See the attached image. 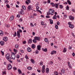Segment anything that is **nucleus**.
I'll use <instances>...</instances> for the list:
<instances>
[{"label":"nucleus","instance_id":"obj_1","mask_svg":"<svg viewBox=\"0 0 75 75\" xmlns=\"http://www.w3.org/2000/svg\"><path fill=\"white\" fill-rule=\"evenodd\" d=\"M47 16H50V14L53 15L54 14V11L53 9L50 8L49 10V12H47Z\"/></svg>","mask_w":75,"mask_h":75},{"label":"nucleus","instance_id":"obj_2","mask_svg":"<svg viewBox=\"0 0 75 75\" xmlns=\"http://www.w3.org/2000/svg\"><path fill=\"white\" fill-rule=\"evenodd\" d=\"M6 58L8 61H10L11 59V58L10 57V54L9 53H7L6 55Z\"/></svg>","mask_w":75,"mask_h":75},{"label":"nucleus","instance_id":"obj_3","mask_svg":"<svg viewBox=\"0 0 75 75\" xmlns=\"http://www.w3.org/2000/svg\"><path fill=\"white\" fill-rule=\"evenodd\" d=\"M22 30L20 29L17 31V35L18 38L20 37V33H22Z\"/></svg>","mask_w":75,"mask_h":75},{"label":"nucleus","instance_id":"obj_4","mask_svg":"<svg viewBox=\"0 0 75 75\" xmlns=\"http://www.w3.org/2000/svg\"><path fill=\"white\" fill-rule=\"evenodd\" d=\"M8 70H10L12 68V66H11V64H8Z\"/></svg>","mask_w":75,"mask_h":75},{"label":"nucleus","instance_id":"obj_5","mask_svg":"<svg viewBox=\"0 0 75 75\" xmlns=\"http://www.w3.org/2000/svg\"><path fill=\"white\" fill-rule=\"evenodd\" d=\"M16 58V55H15V54L14 53H13L11 54V58L13 59H15V58Z\"/></svg>","mask_w":75,"mask_h":75},{"label":"nucleus","instance_id":"obj_6","mask_svg":"<svg viewBox=\"0 0 75 75\" xmlns=\"http://www.w3.org/2000/svg\"><path fill=\"white\" fill-rule=\"evenodd\" d=\"M34 38L35 40H36L37 41H39L40 40V38H41L39 37L35 36L34 37Z\"/></svg>","mask_w":75,"mask_h":75},{"label":"nucleus","instance_id":"obj_7","mask_svg":"<svg viewBox=\"0 0 75 75\" xmlns=\"http://www.w3.org/2000/svg\"><path fill=\"white\" fill-rule=\"evenodd\" d=\"M21 11H20L19 13H20V14H22L23 15H24V10H23V9H21Z\"/></svg>","mask_w":75,"mask_h":75},{"label":"nucleus","instance_id":"obj_8","mask_svg":"<svg viewBox=\"0 0 75 75\" xmlns=\"http://www.w3.org/2000/svg\"><path fill=\"white\" fill-rule=\"evenodd\" d=\"M69 20H71L72 21L74 20V17H72L71 16H69Z\"/></svg>","mask_w":75,"mask_h":75},{"label":"nucleus","instance_id":"obj_9","mask_svg":"<svg viewBox=\"0 0 75 75\" xmlns=\"http://www.w3.org/2000/svg\"><path fill=\"white\" fill-rule=\"evenodd\" d=\"M61 72L62 74H65V69H62L61 70Z\"/></svg>","mask_w":75,"mask_h":75},{"label":"nucleus","instance_id":"obj_10","mask_svg":"<svg viewBox=\"0 0 75 75\" xmlns=\"http://www.w3.org/2000/svg\"><path fill=\"white\" fill-rule=\"evenodd\" d=\"M37 48L38 50H39V51H40L41 50V46H40V45H38Z\"/></svg>","mask_w":75,"mask_h":75},{"label":"nucleus","instance_id":"obj_11","mask_svg":"<svg viewBox=\"0 0 75 75\" xmlns=\"http://www.w3.org/2000/svg\"><path fill=\"white\" fill-rule=\"evenodd\" d=\"M69 27L70 28H73L74 27V25L73 24L69 25Z\"/></svg>","mask_w":75,"mask_h":75},{"label":"nucleus","instance_id":"obj_12","mask_svg":"<svg viewBox=\"0 0 75 75\" xmlns=\"http://www.w3.org/2000/svg\"><path fill=\"white\" fill-rule=\"evenodd\" d=\"M57 54V52H56V51L53 50L51 54H52V55H53V54Z\"/></svg>","mask_w":75,"mask_h":75},{"label":"nucleus","instance_id":"obj_13","mask_svg":"<svg viewBox=\"0 0 75 75\" xmlns=\"http://www.w3.org/2000/svg\"><path fill=\"white\" fill-rule=\"evenodd\" d=\"M32 42V40L31 39H30L28 41V44H31Z\"/></svg>","mask_w":75,"mask_h":75},{"label":"nucleus","instance_id":"obj_14","mask_svg":"<svg viewBox=\"0 0 75 75\" xmlns=\"http://www.w3.org/2000/svg\"><path fill=\"white\" fill-rule=\"evenodd\" d=\"M3 32L2 30H0V35L3 36Z\"/></svg>","mask_w":75,"mask_h":75},{"label":"nucleus","instance_id":"obj_15","mask_svg":"<svg viewBox=\"0 0 75 75\" xmlns=\"http://www.w3.org/2000/svg\"><path fill=\"white\" fill-rule=\"evenodd\" d=\"M3 40H4L5 42L7 41V38L6 37H5L3 38Z\"/></svg>","mask_w":75,"mask_h":75},{"label":"nucleus","instance_id":"obj_16","mask_svg":"<svg viewBox=\"0 0 75 75\" xmlns=\"http://www.w3.org/2000/svg\"><path fill=\"white\" fill-rule=\"evenodd\" d=\"M31 7L30 6H28V7H27L28 10V11H30L31 10Z\"/></svg>","mask_w":75,"mask_h":75},{"label":"nucleus","instance_id":"obj_17","mask_svg":"<svg viewBox=\"0 0 75 75\" xmlns=\"http://www.w3.org/2000/svg\"><path fill=\"white\" fill-rule=\"evenodd\" d=\"M27 50L28 52H31V49L30 48V47H28L27 49Z\"/></svg>","mask_w":75,"mask_h":75},{"label":"nucleus","instance_id":"obj_18","mask_svg":"<svg viewBox=\"0 0 75 75\" xmlns=\"http://www.w3.org/2000/svg\"><path fill=\"white\" fill-rule=\"evenodd\" d=\"M46 72L47 73V74L49 73V69H48V68H46Z\"/></svg>","mask_w":75,"mask_h":75},{"label":"nucleus","instance_id":"obj_19","mask_svg":"<svg viewBox=\"0 0 75 75\" xmlns=\"http://www.w3.org/2000/svg\"><path fill=\"white\" fill-rule=\"evenodd\" d=\"M13 18H14V16H11L10 18V20L11 21H12L13 20Z\"/></svg>","mask_w":75,"mask_h":75},{"label":"nucleus","instance_id":"obj_20","mask_svg":"<svg viewBox=\"0 0 75 75\" xmlns=\"http://www.w3.org/2000/svg\"><path fill=\"white\" fill-rule=\"evenodd\" d=\"M54 6L56 8H58V4H57V3L55 4Z\"/></svg>","mask_w":75,"mask_h":75},{"label":"nucleus","instance_id":"obj_21","mask_svg":"<svg viewBox=\"0 0 75 75\" xmlns=\"http://www.w3.org/2000/svg\"><path fill=\"white\" fill-rule=\"evenodd\" d=\"M18 74H21V69H18Z\"/></svg>","mask_w":75,"mask_h":75},{"label":"nucleus","instance_id":"obj_22","mask_svg":"<svg viewBox=\"0 0 75 75\" xmlns=\"http://www.w3.org/2000/svg\"><path fill=\"white\" fill-rule=\"evenodd\" d=\"M67 48H64L63 49V52H67Z\"/></svg>","mask_w":75,"mask_h":75},{"label":"nucleus","instance_id":"obj_23","mask_svg":"<svg viewBox=\"0 0 75 75\" xmlns=\"http://www.w3.org/2000/svg\"><path fill=\"white\" fill-rule=\"evenodd\" d=\"M35 46L34 44H33L31 45V47L32 48H33V49L35 48Z\"/></svg>","mask_w":75,"mask_h":75},{"label":"nucleus","instance_id":"obj_24","mask_svg":"<svg viewBox=\"0 0 75 75\" xmlns=\"http://www.w3.org/2000/svg\"><path fill=\"white\" fill-rule=\"evenodd\" d=\"M59 8L61 9H62L63 8V6L61 5H59Z\"/></svg>","mask_w":75,"mask_h":75},{"label":"nucleus","instance_id":"obj_25","mask_svg":"<svg viewBox=\"0 0 75 75\" xmlns=\"http://www.w3.org/2000/svg\"><path fill=\"white\" fill-rule=\"evenodd\" d=\"M54 75H58V73L57 71H55L54 72Z\"/></svg>","mask_w":75,"mask_h":75},{"label":"nucleus","instance_id":"obj_26","mask_svg":"<svg viewBox=\"0 0 75 75\" xmlns=\"http://www.w3.org/2000/svg\"><path fill=\"white\" fill-rule=\"evenodd\" d=\"M53 19H57V15H54V16L53 17Z\"/></svg>","mask_w":75,"mask_h":75},{"label":"nucleus","instance_id":"obj_27","mask_svg":"<svg viewBox=\"0 0 75 75\" xmlns=\"http://www.w3.org/2000/svg\"><path fill=\"white\" fill-rule=\"evenodd\" d=\"M30 61L33 64H34V62H35L34 61V59H31Z\"/></svg>","mask_w":75,"mask_h":75},{"label":"nucleus","instance_id":"obj_28","mask_svg":"<svg viewBox=\"0 0 75 75\" xmlns=\"http://www.w3.org/2000/svg\"><path fill=\"white\" fill-rule=\"evenodd\" d=\"M42 50L43 51H44L45 52H47V48H45V49H42Z\"/></svg>","mask_w":75,"mask_h":75},{"label":"nucleus","instance_id":"obj_29","mask_svg":"<svg viewBox=\"0 0 75 75\" xmlns=\"http://www.w3.org/2000/svg\"><path fill=\"white\" fill-rule=\"evenodd\" d=\"M28 69L29 70H31L32 69V67H27Z\"/></svg>","mask_w":75,"mask_h":75},{"label":"nucleus","instance_id":"obj_30","mask_svg":"<svg viewBox=\"0 0 75 75\" xmlns=\"http://www.w3.org/2000/svg\"><path fill=\"white\" fill-rule=\"evenodd\" d=\"M67 2H68L69 4V5H70V4H71V2L70 1L68 0L67 1Z\"/></svg>","mask_w":75,"mask_h":75},{"label":"nucleus","instance_id":"obj_31","mask_svg":"<svg viewBox=\"0 0 75 75\" xmlns=\"http://www.w3.org/2000/svg\"><path fill=\"white\" fill-rule=\"evenodd\" d=\"M44 40L45 42H48V39H47V38H45Z\"/></svg>","mask_w":75,"mask_h":75},{"label":"nucleus","instance_id":"obj_32","mask_svg":"<svg viewBox=\"0 0 75 75\" xmlns=\"http://www.w3.org/2000/svg\"><path fill=\"white\" fill-rule=\"evenodd\" d=\"M50 4L52 5L53 7L55 6V4H54L53 3H50Z\"/></svg>","mask_w":75,"mask_h":75},{"label":"nucleus","instance_id":"obj_33","mask_svg":"<svg viewBox=\"0 0 75 75\" xmlns=\"http://www.w3.org/2000/svg\"><path fill=\"white\" fill-rule=\"evenodd\" d=\"M50 23L51 24H53V21H52V20H50Z\"/></svg>","mask_w":75,"mask_h":75},{"label":"nucleus","instance_id":"obj_34","mask_svg":"<svg viewBox=\"0 0 75 75\" xmlns=\"http://www.w3.org/2000/svg\"><path fill=\"white\" fill-rule=\"evenodd\" d=\"M4 43V42L2 41H1L0 42V44H1V45H3Z\"/></svg>","mask_w":75,"mask_h":75},{"label":"nucleus","instance_id":"obj_35","mask_svg":"<svg viewBox=\"0 0 75 75\" xmlns=\"http://www.w3.org/2000/svg\"><path fill=\"white\" fill-rule=\"evenodd\" d=\"M15 48H18V44H16L15 45Z\"/></svg>","mask_w":75,"mask_h":75},{"label":"nucleus","instance_id":"obj_36","mask_svg":"<svg viewBox=\"0 0 75 75\" xmlns=\"http://www.w3.org/2000/svg\"><path fill=\"white\" fill-rule=\"evenodd\" d=\"M45 69H42V73H44V72H45Z\"/></svg>","mask_w":75,"mask_h":75},{"label":"nucleus","instance_id":"obj_37","mask_svg":"<svg viewBox=\"0 0 75 75\" xmlns=\"http://www.w3.org/2000/svg\"><path fill=\"white\" fill-rule=\"evenodd\" d=\"M1 53L2 54V55H4V52L2 51H1Z\"/></svg>","mask_w":75,"mask_h":75},{"label":"nucleus","instance_id":"obj_38","mask_svg":"<svg viewBox=\"0 0 75 75\" xmlns=\"http://www.w3.org/2000/svg\"><path fill=\"white\" fill-rule=\"evenodd\" d=\"M22 8H23V10H25V6H22Z\"/></svg>","mask_w":75,"mask_h":75},{"label":"nucleus","instance_id":"obj_39","mask_svg":"<svg viewBox=\"0 0 75 75\" xmlns=\"http://www.w3.org/2000/svg\"><path fill=\"white\" fill-rule=\"evenodd\" d=\"M5 3H6V4H8V1L7 0H6L5 1Z\"/></svg>","mask_w":75,"mask_h":75},{"label":"nucleus","instance_id":"obj_40","mask_svg":"<svg viewBox=\"0 0 75 75\" xmlns=\"http://www.w3.org/2000/svg\"><path fill=\"white\" fill-rule=\"evenodd\" d=\"M36 40H35V38H34V39H33V42H36Z\"/></svg>","mask_w":75,"mask_h":75},{"label":"nucleus","instance_id":"obj_41","mask_svg":"<svg viewBox=\"0 0 75 75\" xmlns=\"http://www.w3.org/2000/svg\"><path fill=\"white\" fill-rule=\"evenodd\" d=\"M69 6H67L66 8V10H69Z\"/></svg>","mask_w":75,"mask_h":75},{"label":"nucleus","instance_id":"obj_42","mask_svg":"<svg viewBox=\"0 0 75 75\" xmlns=\"http://www.w3.org/2000/svg\"><path fill=\"white\" fill-rule=\"evenodd\" d=\"M16 58H18V59L20 58V55H16Z\"/></svg>","mask_w":75,"mask_h":75},{"label":"nucleus","instance_id":"obj_43","mask_svg":"<svg viewBox=\"0 0 75 75\" xmlns=\"http://www.w3.org/2000/svg\"><path fill=\"white\" fill-rule=\"evenodd\" d=\"M55 28L57 30V29H58V25H56L55 26Z\"/></svg>","mask_w":75,"mask_h":75},{"label":"nucleus","instance_id":"obj_44","mask_svg":"<svg viewBox=\"0 0 75 75\" xmlns=\"http://www.w3.org/2000/svg\"><path fill=\"white\" fill-rule=\"evenodd\" d=\"M13 51L14 52H17V50H16L15 49H13Z\"/></svg>","mask_w":75,"mask_h":75},{"label":"nucleus","instance_id":"obj_45","mask_svg":"<svg viewBox=\"0 0 75 75\" xmlns=\"http://www.w3.org/2000/svg\"><path fill=\"white\" fill-rule=\"evenodd\" d=\"M19 21H20V22H21V21H23V18H20V19H19Z\"/></svg>","mask_w":75,"mask_h":75},{"label":"nucleus","instance_id":"obj_46","mask_svg":"<svg viewBox=\"0 0 75 75\" xmlns=\"http://www.w3.org/2000/svg\"><path fill=\"white\" fill-rule=\"evenodd\" d=\"M6 71H3L2 75H4V74H6Z\"/></svg>","mask_w":75,"mask_h":75},{"label":"nucleus","instance_id":"obj_47","mask_svg":"<svg viewBox=\"0 0 75 75\" xmlns=\"http://www.w3.org/2000/svg\"><path fill=\"white\" fill-rule=\"evenodd\" d=\"M6 6L7 8H10V6H9V5H8V4H6Z\"/></svg>","mask_w":75,"mask_h":75},{"label":"nucleus","instance_id":"obj_48","mask_svg":"<svg viewBox=\"0 0 75 75\" xmlns=\"http://www.w3.org/2000/svg\"><path fill=\"white\" fill-rule=\"evenodd\" d=\"M45 65H43V66L42 67V69H45Z\"/></svg>","mask_w":75,"mask_h":75},{"label":"nucleus","instance_id":"obj_49","mask_svg":"<svg viewBox=\"0 0 75 75\" xmlns=\"http://www.w3.org/2000/svg\"><path fill=\"white\" fill-rule=\"evenodd\" d=\"M71 34H72V35H73V36L74 37V38H75V35H74V33H71Z\"/></svg>","mask_w":75,"mask_h":75},{"label":"nucleus","instance_id":"obj_50","mask_svg":"<svg viewBox=\"0 0 75 75\" xmlns=\"http://www.w3.org/2000/svg\"><path fill=\"white\" fill-rule=\"evenodd\" d=\"M25 58H26L27 59H28V57L27 56V55H25Z\"/></svg>","mask_w":75,"mask_h":75},{"label":"nucleus","instance_id":"obj_51","mask_svg":"<svg viewBox=\"0 0 75 75\" xmlns=\"http://www.w3.org/2000/svg\"><path fill=\"white\" fill-rule=\"evenodd\" d=\"M13 69H14V70H17V68L16 67H14L13 68Z\"/></svg>","mask_w":75,"mask_h":75},{"label":"nucleus","instance_id":"obj_52","mask_svg":"<svg viewBox=\"0 0 75 75\" xmlns=\"http://www.w3.org/2000/svg\"><path fill=\"white\" fill-rule=\"evenodd\" d=\"M51 2V1L50 0H48L47 1V2L49 4V3H50V2Z\"/></svg>","mask_w":75,"mask_h":75},{"label":"nucleus","instance_id":"obj_53","mask_svg":"<svg viewBox=\"0 0 75 75\" xmlns=\"http://www.w3.org/2000/svg\"><path fill=\"white\" fill-rule=\"evenodd\" d=\"M17 17H18V18H19V17H20V15L19 14L17 15Z\"/></svg>","mask_w":75,"mask_h":75},{"label":"nucleus","instance_id":"obj_54","mask_svg":"<svg viewBox=\"0 0 75 75\" xmlns=\"http://www.w3.org/2000/svg\"><path fill=\"white\" fill-rule=\"evenodd\" d=\"M57 25H59V24H60V23H59V21H58L57 22Z\"/></svg>","mask_w":75,"mask_h":75},{"label":"nucleus","instance_id":"obj_55","mask_svg":"<svg viewBox=\"0 0 75 75\" xmlns=\"http://www.w3.org/2000/svg\"><path fill=\"white\" fill-rule=\"evenodd\" d=\"M38 12H39L40 14H42V12H41V11L40 10H38Z\"/></svg>","mask_w":75,"mask_h":75},{"label":"nucleus","instance_id":"obj_56","mask_svg":"<svg viewBox=\"0 0 75 75\" xmlns=\"http://www.w3.org/2000/svg\"><path fill=\"white\" fill-rule=\"evenodd\" d=\"M35 33L34 32H33L32 33V35H35Z\"/></svg>","mask_w":75,"mask_h":75},{"label":"nucleus","instance_id":"obj_57","mask_svg":"<svg viewBox=\"0 0 75 75\" xmlns=\"http://www.w3.org/2000/svg\"><path fill=\"white\" fill-rule=\"evenodd\" d=\"M17 34V33L15 32V34H14V36L15 37H16V35Z\"/></svg>","mask_w":75,"mask_h":75},{"label":"nucleus","instance_id":"obj_58","mask_svg":"<svg viewBox=\"0 0 75 75\" xmlns=\"http://www.w3.org/2000/svg\"><path fill=\"white\" fill-rule=\"evenodd\" d=\"M6 26V27H7L8 28V27H10V25H7Z\"/></svg>","mask_w":75,"mask_h":75},{"label":"nucleus","instance_id":"obj_59","mask_svg":"<svg viewBox=\"0 0 75 75\" xmlns=\"http://www.w3.org/2000/svg\"><path fill=\"white\" fill-rule=\"evenodd\" d=\"M25 3H26L27 4H29V3H28V2L27 1H25Z\"/></svg>","mask_w":75,"mask_h":75},{"label":"nucleus","instance_id":"obj_60","mask_svg":"<svg viewBox=\"0 0 75 75\" xmlns=\"http://www.w3.org/2000/svg\"><path fill=\"white\" fill-rule=\"evenodd\" d=\"M40 65H41V66L42 65V63L41 62H40Z\"/></svg>","mask_w":75,"mask_h":75},{"label":"nucleus","instance_id":"obj_61","mask_svg":"<svg viewBox=\"0 0 75 75\" xmlns=\"http://www.w3.org/2000/svg\"><path fill=\"white\" fill-rule=\"evenodd\" d=\"M38 50H36L35 52L36 54H38Z\"/></svg>","mask_w":75,"mask_h":75},{"label":"nucleus","instance_id":"obj_62","mask_svg":"<svg viewBox=\"0 0 75 75\" xmlns=\"http://www.w3.org/2000/svg\"><path fill=\"white\" fill-rule=\"evenodd\" d=\"M41 25H44V22L43 21L41 22Z\"/></svg>","mask_w":75,"mask_h":75},{"label":"nucleus","instance_id":"obj_63","mask_svg":"<svg viewBox=\"0 0 75 75\" xmlns=\"http://www.w3.org/2000/svg\"><path fill=\"white\" fill-rule=\"evenodd\" d=\"M46 18H50V16H46Z\"/></svg>","mask_w":75,"mask_h":75},{"label":"nucleus","instance_id":"obj_64","mask_svg":"<svg viewBox=\"0 0 75 75\" xmlns=\"http://www.w3.org/2000/svg\"><path fill=\"white\" fill-rule=\"evenodd\" d=\"M71 11H73L74 12H75V10L74 9H72Z\"/></svg>","mask_w":75,"mask_h":75}]
</instances>
